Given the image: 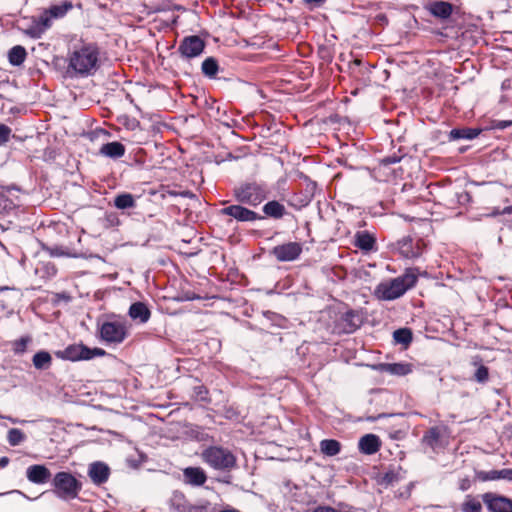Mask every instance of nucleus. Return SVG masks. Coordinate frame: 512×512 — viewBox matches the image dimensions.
I'll return each mask as SVG.
<instances>
[{"label":"nucleus","instance_id":"f257e3e1","mask_svg":"<svg viewBox=\"0 0 512 512\" xmlns=\"http://www.w3.org/2000/svg\"><path fill=\"white\" fill-rule=\"evenodd\" d=\"M417 279L415 271L407 269L404 274L379 283L375 288V296L384 301L398 299L415 286Z\"/></svg>","mask_w":512,"mask_h":512},{"label":"nucleus","instance_id":"f03ea898","mask_svg":"<svg viewBox=\"0 0 512 512\" xmlns=\"http://www.w3.org/2000/svg\"><path fill=\"white\" fill-rule=\"evenodd\" d=\"M98 62V47L95 44H84L70 54L69 68L81 76H88L95 73Z\"/></svg>","mask_w":512,"mask_h":512},{"label":"nucleus","instance_id":"7ed1b4c3","mask_svg":"<svg viewBox=\"0 0 512 512\" xmlns=\"http://www.w3.org/2000/svg\"><path fill=\"white\" fill-rule=\"evenodd\" d=\"M201 459L210 468L221 472H229L237 466V458L234 453L230 449L218 445L205 448L201 453Z\"/></svg>","mask_w":512,"mask_h":512},{"label":"nucleus","instance_id":"20e7f679","mask_svg":"<svg viewBox=\"0 0 512 512\" xmlns=\"http://www.w3.org/2000/svg\"><path fill=\"white\" fill-rule=\"evenodd\" d=\"M237 202L257 207L269 196V187L264 182L250 181L238 185L233 190Z\"/></svg>","mask_w":512,"mask_h":512},{"label":"nucleus","instance_id":"39448f33","mask_svg":"<svg viewBox=\"0 0 512 512\" xmlns=\"http://www.w3.org/2000/svg\"><path fill=\"white\" fill-rule=\"evenodd\" d=\"M55 495L62 500L75 499L82 489V483L69 472H58L52 480Z\"/></svg>","mask_w":512,"mask_h":512},{"label":"nucleus","instance_id":"423d86ee","mask_svg":"<svg viewBox=\"0 0 512 512\" xmlns=\"http://www.w3.org/2000/svg\"><path fill=\"white\" fill-rule=\"evenodd\" d=\"M127 334L125 320L117 319L98 323L99 338L107 344H120L126 339Z\"/></svg>","mask_w":512,"mask_h":512},{"label":"nucleus","instance_id":"0eeeda50","mask_svg":"<svg viewBox=\"0 0 512 512\" xmlns=\"http://www.w3.org/2000/svg\"><path fill=\"white\" fill-rule=\"evenodd\" d=\"M105 354L106 352L101 348H89L82 343L71 344L65 349L55 352L57 358L71 362L91 360Z\"/></svg>","mask_w":512,"mask_h":512},{"label":"nucleus","instance_id":"6e6552de","mask_svg":"<svg viewBox=\"0 0 512 512\" xmlns=\"http://www.w3.org/2000/svg\"><path fill=\"white\" fill-rule=\"evenodd\" d=\"M362 314L356 310H348L336 321L334 331L338 334H351L361 327Z\"/></svg>","mask_w":512,"mask_h":512},{"label":"nucleus","instance_id":"1a4fd4ad","mask_svg":"<svg viewBox=\"0 0 512 512\" xmlns=\"http://www.w3.org/2000/svg\"><path fill=\"white\" fill-rule=\"evenodd\" d=\"M205 48V42L197 35L186 36L180 42L178 51L185 59L200 56Z\"/></svg>","mask_w":512,"mask_h":512},{"label":"nucleus","instance_id":"9d476101","mask_svg":"<svg viewBox=\"0 0 512 512\" xmlns=\"http://www.w3.org/2000/svg\"><path fill=\"white\" fill-rule=\"evenodd\" d=\"M220 214L230 216L238 222H255L264 219V216L239 204L222 208Z\"/></svg>","mask_w":512,"mask_h":512},{"label":"nucleus","instance_id":"9b49d317","mask_svg":"<svg viewBox=\"0 0 512 512\" xmlns=\"http://www.w3.org/2000/svg\"><path fill=\"white\" fill-rule=\"evenodd\" d=\"M302 245L298 242H288L275 246L271 254L280 262H291L301 255Z\"/></svg>","mask_w":512,"mask_h":512},{"label":"nucleus","instance_id":"f8f14e48","mask_svg":"<svg viewBox=\"0 0 512 512\" xmlns=\"http://www.w3.org/2000/svg\"><path fill=\"white\" fill-rule=\"evenodd\" d=\"M482 500L490 512H512V500L507 497L488 492Z\"/></svg>","mask_w":512,"mask_h":512},{"label":"nucleus","instance_id":"ddd939ff","mask_svg":"<svg viewBox=\"0 0 512 512\" xmlns=\"http://www.w3.org/2000/svg\"><path fill=\"white\" fill-rule=\"evenodd\" d=\"M88 476L95 485H102L109 479L110 468L104 462H93L89 465Z\"/></svg>","mask_w":512,"mask_h":512},{"label":"nucleus","instance_id":"4468645a","mask_svg":"<svg viewBox=\"0 0 512 512\" xmlns=\"http://www.w3.org/2000/svg\"><path fill=\"white\" fill-rule=\"evenodd\" d=\"M397 244L399 253L407 259L418 258L422 254V249L419 240L414 242L412 238L404 237L401 240H399Z\"/></svg>","mask_w":512,"mask_h":512},{"label":"nucleus","instance_id":"2eb2a0df","mask_svg":"<svg viewBox=\"0 0 512 512\" xmlns=\"http://www.w3.org/2000/svg\"><path fill=\"white\" fill-rule=\"evenodd\" d=\"M26 477L31 483L39 485L46 483L50 479L51 472L45 465L35 464L27 468Z\"/></svg>","mask_w":512,"mask_h":512},{"label":"nucleus","instance_id":"dca6fc26","mask_svg":"<svg viewBox=\"0 0 512 512\" xmlns=\"http://www.w3.org/2000/svg\"><path fill=\"white\" fill-rule=\"evenodd\" d=\"M128 315L133 321L145 324L151 317V311L145 303L138 301L130 305Z\"/></svg>","mask_w":512,"mask_h":512},{"label":"nucleus","instance_id":"f3484780","mask_svg":"<svg viewBox=\"0 0 512 512\" xmlns=\"http://www.w3.org/2000/svg\"><path fill=\"white\" fill-rule=\"evenodd\" d=\"M381 446L379 437L375 434H366L359 439V451L365 455H372L378 452Z\"/></svg>","mask_w":512,"mask_h":512},{"label":"nucleus","instance_id":"a211bd4d","mask_svg":"<svg viewBox=\"0 0 512 512\" xmlns=\"http://www.w3.org/2000/svg\"><path fill=\"white\" fill-rule=\"evenodd\" d=\"M183 477L185 483L195 487L202 486L207 480L205 471L200 467L185 468L183 470Z\"/></svg>","mask_w":512,"mask_h":512},{"label":"nucleus","instance_id":"6ab92c4d","mask_svg":"<svg viewBox=\"0 0 512 512\" xmlns=\"http://www.w3.org/2000/svg\"><path fill=\"white\" fill-rule=\"evenodd\" d=\"M426 9L431 15L441 20H447L453 12V6L446 1L431 2L426 6Z\"/></svg>","mask_w":512,"mask_h":512},{"label":"nucleus","instance_id":"aec40b11","mask_svg":"<svg viewBox=\"0 0 512 512\" xmlns=\"http://www.w3.org/2000/svg\"><path fill=\"white\" fill-rule=\"evenodd\" d=\"M476 478L483 482L500 479L512 481V469L476 471Z\"/></svg>","mask_w":512,"mask_h":512},{"label":"nucleus","instance_id":"412c9836","mask_svg":"<svg viewBox=\"0 0 512 512\" xmlns=\"http://www.w3.org/2000/svg\"><path fill=\"white\" fill-rule=\"evenodd\" d=\"M100 154L112 159H118L125 154V146L118 141L108 142L102 145Z\"/></svg>","mask_w":512,"mask_h":512},{"label":"nucleus","instance_id":"4be33fe9","mask_svg":"<svg viewBox=\"0 0 512 512\" xmlns=\"http://www.w3.org/2000/svg\"><path fill=\"white\" fill-rule=\"evenodd\" d=\"M262 211L266 217L281 219L286 213V208L279 201L271 200L264 204Z\"/></svg>","mask_w":512,"mask_h":512},{"label":"nucleus","instance_id":"5701e85b","mask_svg":"<svg viewBox=\"0 0 512 512\" xmlns=\"http://www.w3.org/2000/svg\"><path fill=\"white\" fill-rule=\"evenodd\" d=\"M481 131L482 130L478 128H455L450 131L449 140H472L478 137Z\"/></svg>","mask_w":512,"mask_h":512},{"label":"nucleus","instance_id":"b1692460","mask_svg":"<svg viewBox=\"0 0 512 512\" xmlns=\"http://www.w3.org/2000/svg\"><path fill=\"white\" fill-rule=\"evenodd\" d=\"M444 430V428L438 426L429 428L423 435V443H425L426 445L430 446L433 449L438 447L440 438Z\"/></svg>","mask_w":512,"mask_h":512},{"label":"nucleus","instance_id":"393cba45","mask_svg":"<svg viewBox=\"0 0 512 512\" xmlns=\"http://www.w3.org/2000/svg\"><path fill=\"white\" fill-rule=\"evenodd\" d=\"M375 239L366 231L357 232L355 235V246L363 251H371L374 248Z\"/></svg>","mask_w":512,"mask_h":512},{"label":"nucleus","instance_id":"a878e982","mask_svg":"<svg viewBox=\"0 0 512 512\" xmlns=\"http://www.w3.org/2000/svg\"><path fill=\"white\" fill-rule=\"evenodd\" d=\"M381 370L392 375L404 376L411 372V366L405 363L381 364Z\"/></svg>","mask_w":512,"mask_h":512},{"label":"nucleus","instance_id":"bb28decb","mask_svg":"<svg viewBox=\"0 0 512 512\" xmlns=\"http://www.w3.org/2000/svg\"><path fill=\"white\" fill-rule=\"evenodd\" d=\"M32 363L36 369L46 370L51 366L52 357L49 352L41 350L34 354Z\"/></svg>","mask_w":512,"mask_h":512},{"label":"nucleus","instance_id":"cd10ccee","mask_svg":"<svg viewBox=\"0 0 512 512\" xmlns=\"http://www.w3.org/2000/svg\"><path fill=\"white\" fill-rule=\"evenodd\" d=\"M190 502L182 492L174 491L170 498L171 510L175 512H185Z\"/></svg>","mask_w":512,"mask_h":512},{"label":"nucleus","instance_id":"c85d7f7f","mask_svg":"<svg viewBox=\"0 0 512 512\" xmlns=\"http://www.w3.org/2000/svg\"><path fill=\"white\" fill-rule=\"evenodd\" d=\"M27 56V52L23 46L16 45L8 52V61L13 66H20L23 64Z\"/></svg>","mask_w":512,"mask_h":512},{"label":"nucleus","instance_id":"c756f323","mask_svg":"<svg viewBox=\"0 0 512 512\" xmlns=\"http://www.w3.org/2000/svg\"><path fill=\"white\" fill-rule=\"evenodd\" d=\"M320 451L329 457L335 456L341 451V444L335 439H324L320 442Z\"/></svg>","mask_w":512,"mask_h":512},{"label":"nucleus","instance_id":"7c9ffc66","mask_svg":"<svg viewBox=\"0 0 512 512\" xmlns=\"http://www.w3.org/2000/svg\"><path fill=\"white\" fill-rule=\"evenodd\" d=\"M72 3L70 1H63L60 4L52 5L46 12L51 16L52 19H59L64 17L69 10L72 9Z\"/></svg>","mask_w":512,"mask_h":512},{"label":"nucleus","instance_id":"2f4dec72","mask_svg":"<svg viewBox=\"0 0 512 512\" xmlns=\"http://www.w3.org/2000/svg\"><path fill=\"white\" fill-rule=\"evenodd\" d=\"M114 205L117 209L124 210L135 207L136 203L132 194L122 193L115 197Z\"/></svg>","mask_w":512,"mask_h":512},{"label":"nucleus","instance_id":"473e14b6","mask_svg":"<svg viewBox=\"0 0 512 512\" xmlns=\"http://www.w3.org/2000/svg\"><path fill=\"white\" fill-rule=\"evenodd\" d=\"M219 66L217 60L213 57H208L202 62V73L209 77L214 78L218 72Z\"/></svg>","mask_w":512,"mask_h":512},{"label":"nucleus","instance_id":"72a5a7b5","mask_svg":"<svg viewBox=\"0 0 512 512\" xmlns=\"http://www.w3.org/2000/svg\"><path fill=\"white\" fill-rule=\"evenodd\" d=\"M481 510L482 504L477 498L471 495H467L465 497V500L461 505L462 512H481Z\"/></svg>","mask_w":512,"mask_h":512},{"label":"nucleus","instance_id":"f704fd0d","mask_svg":"<svg viewBox=\"0 0 512 512\" xmlns=\"http://www.w3.org/2000/svg\"><path fill=\"white\" fill-rule=\"evenodd\" d=\"M394 341L407 347L412 341V332L408 328H400L393 333Z\"/></svg>","mask_w":512,"mask_h":512},{"label":"nucleus","instance_id":"c9c22d12","mask_svg":"<svg viewBox=\"0 0 512 512\" xmlns=\"http://www.w3.org/2000/svg\"><path fill=\"white\" fill-rule=\"evenodd\" d=\"M473 365L476 367L473 379L480 384H485L489 379L488 367L481 364L479 361H474Z\"/></svg>","mask_w":512,"mask_h":512},{"label":"nucleus","instance_id":"e433bc0d","mask_svg":"<svg viewBox=\"0 0 512 512\" xmlns=\"http://www.w3.org/2000/svg\"><path fill=\"white\" fill-rule=\"evenodd\" d=\"M26 435L18 428H12L8 431L7 440L11 446H17L25 441Z\"/></svg>","mask_w":512,"mask_h":512},{"label":"nucleus","instance_id":"4c0bfd02","mask_svg":"<svg viewBox=\"0 0 512 512\" xmlns=\"http://www.w3.org/2000/svg\"><path fill=\"white\" fill-rule=\"evenodd\" d=\"M25 34L33 39H39L44 34L38 23L33 18L31 25L25 29Z\"/></svg>","mask_w":512,"mask_h":512},{"label":"nucleus","instance_id":"58836bf2","mask_svg":"<svg viewBox=\"0 0 512 512\" xmlns=\"http://www.w3.org/2000/svg\"><path fill=\"white\" fill-rule=\"evenodd\" d=\"M185 512H216L215 509L208 503L203 502L199 504L190 503Z\"/></svg>","mask_w":512,"mask_h":512},{"label":"nucleus","instance_id":"ea45409f","mask_svg":"<svg viewBox=\"0 0 512 512\" xmlns=\"http://www.w3.org/2000/svg\"><path fill=\"white\" fill-rule=\"evenodd\" d=\"M34 19L43 30V32L51 27L53 20L51 16L46 12V10H44L37 18Z\"/></svg>","mask_w":512,"mask_h":512},{"label":"nucleus","instance_id":"a19ab883","mask_svg":"<svg viewBox=\"0 0 512 512\" xmlns=\"http://www.w3.org/2000/svg\"><path fill=\"white\" fill-rule=\"evenodd\" d=\"M11 128L5 124H0V146L5 145L11 136Z\"/></svg>","mask_w":512,"mask_h":512},{"label":"nucleus","instance_id":"79ce46f5","mask_svg":"<svg viewBox=\"0 0 512 512\" xmlns=\"http://www.w3.org/2000/svg\"><path fill=\"white\" fill-rule=\"evenodd\" d=\"M512 126V120H494L491 123V129L504 130Z\"/></svg>","mask_w":512,"mask_h":512},{"label":"nucleus","instance_id":"37998d69","mask_svg":"<svg viewBox=\"0 0 512 512\" xmlns=\"http://www.w3.org/2000/svg\"><path fill=\"white\" fill-rule=\"evenodd\" d=\"M317 184L314 181L309 180L306 188V199L307 203L311 201V199L314 196L315 190H316Z\"/></svg>","mask_w":512,"mask_h":512},{"label":"nucleus","instance_id":"c03bdc74","mask_svg":"<svg viewBox=\"0 0 512 512\" xmlns=\"http://www.w3.org/2000/svg\"><path fill=\"white\" fill-rule=\"evenodd\" d=\"M28 339L27 338H21L15 343V352L16 353H22L25 351L27 347Z\"/></svg>","mask_w":512,"mask_h":512},{"label":"nucleus","instance_id":"a18cd8bd","mask_svg":"<svg viewBox=\"0 0 512 512\" xmlns=\"http://www.w3.org/2000/svg\"><path fill=\"white\" fill-rule=\"evenodd\" d=\"M471 487V480L469 477H464L459 480V489L461 491H467Z\"/></svg>","mask_w":512,"mask_h":512},{"label":"nucleus","instance_id":"49530a36","mask_svg":"<svg viewBox=\"0 0 512 512\" xmlns=\"http://www.w3.org/2000/svg\"><path fill=\"white\" fill-rule=\"evenodd\" d=\"M400 161V157L397 156H388L383 159V164L385 165H391L398 163Z\"/></svg>","mask_w":512,"mask_h":512},{"label":"nucleus","instance_id":"de8ad7c7","mask_svg":"<svg viewBox=\"0 0 512 512\" xmlns=\"http://www.w3.org/2000/svg\"><path fill=\"white\" fill-rule=\"evenodd\" d=\"M313 512H338L336 509L329 506H319Z\"/></svg>","mask_w":512,"mask_h":512},{"label":"nucleus","instance_id":"09e8293b","mask_svg":"<svg viewBox=\"0 0 512 512\" xmlns=\"http://www.w3.org/2000/svg\"><path fill=\"white\" fill-rule=\"evenodd\" d=\"M505 213L502 212L499 208H494L490 213L485 214L486 217H496L498 215H504Z\"/></svg>","mask_w":512,"mask_h":512},{"label":"nucleus","instance_id":"8fccbe9b","mask_svg":"<svg viewBox=\"0 0 512 512\" xmlns=\"http://www.w3.org/2000/svg\"><path fill=\"white\" fill-rule=\"evenodd\" d=\"M511 87H512L511 79H505L501 84L502 90H507V89H510Z\"/></svg>","mask_w":512,"mask_h":512},{"label":"nucleus","instance_id":"3c124183","mask_svg":"<svg viewBox=\"0 0 512 512\" xmlns=\"http://www.w3.org/2000/svg\"><path fill=\"white\" fill-rule=\"evenodd\" d=\"M64 253L61 248L55 247L50 250L51 256H62Z\"/></svg>","mask_w":512,"mask_h":512},{"label":"nucleus","instance_id":"603ef678","mask_svg":"<svg viewBox=\"0 0 512 512\" xmlns=\"http://www.w3.org/2000/svg\"><path fill=\"white\" fill-rule=\"evenodd\" d=\"M9 464V458L4 456L0 458V467L4 468Z\"/></svg>","mask_w":512,"mask_h":512},{"label":"nucleus","instance_id":"864d4df0","mask_svg":"<svg viewBox=\"0 0 512 512\" xmlns=\"http://www.w3.org/2000/svg\"><path fill=\"white\" fill-rule=\"evenodd\" d=\"M306 3H309V4H321L323 3L325 0H304Z\"/></svg>","mask_w":512,"mask_h":512},{"label":"nucleus","instance_id":"5fc2aeb1","mask_svg":"<svg viewBox=\"0 0 512 512\" xmlns=\"http://www.w3.org/2000/svg\"><path fill=\"white\" fill-rule=\"evenodd\" d=\"M502 212L507 213V214H512V205L506 206L505 208H503Z\"/></svg>","mask_w":512,"mask_h":512},{"label":"nucleus","instance_id":"6e6d98bb","mask_svg":"<svg viewBox=\"0 0 512 512\" xmlns=\"http://www.w3.org/2000/svg\"><path fill=\"white\" fill-rule=\"evenodd\" d=\"M221 512H239V511L235 510V509H228V510H223Z\"/></svg>","mask_w":512,"mask_h":512},{"label":"nucleus","instance_id":"4d7b16f0","mask_svg":"<svg viewBox=\"0 0 512 512\" xmlns=\"http://www.w3.org/2000/svg\"><path fill=\"white\" fill-rule=\"evenodd\" d=\"M8 419H9L12 423H17V422H18V420L13 419V418H11V417H8Z\"/></svg>","mask_w":512,"mask_h":512},{"label":"nucleus","instance_id":"13d9d810","mask_svg":"<svg viewBox=\"0 0 512 512\" xmlns=\"http://www.w3.org/2000/svg\"><path fill=\"white\" fill-rule=\"evenodd\" d=\"M12 492H13V493H18V494H21V495L25 496V495H24L21 491H19V490H15V491H12Z\"/></svg>","mask_w":512,"mask_h":512}]
</instances>
